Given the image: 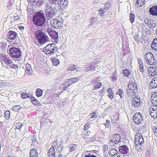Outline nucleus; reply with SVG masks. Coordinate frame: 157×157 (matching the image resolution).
<instances>
[{"mask_svg":"<svg viewBox=\"0 0 157 157\" xmlns=\"http://www.w3.org/2000/svg\"><path fill=\"white\" fill-rule=\"evenodd\" d=\"M151 89H155L157 88V78H153L150 83Z\"/></svg>","mask_w":157,"mask_h":157,"instance_id":"6ab92c4d","label":"nucleus"},{"mask_svg":"<svg viewBox=\"0 0 157 157\" xmlns=\"http://www.w3.org/2000/svg\"><path fill=\"white\" fill-rule=\"evenodd\" d=\"M48 32L50 36L54 39H57L58 37V32L54 31L50 29V31L48 30Z\"/></svg>","mask_w":157,"mask_h":157,"instance_id":"f3484780","label":"nucleus"},{"mask_svg":"<svg viewBox=\"0 0 157 157\" xmlns=\"http://www.w3.org/2000/svg\"><path fill=\"white\" fill-rule=\"evenodd\" d=\"M68 0H64L63 3L62 4V6H61V7L60 8H62V9H64L65 8H66L67 6L68 3Z\"/></svg>","mask_w":157,"mask_h":157,"instance_id":"2f4dec72","label":"nucleus"},{"mask_svg":"<svg viewBox=\"0 0 157 157\" xmlns=\"http://www.w3.org/2000/svg\"><path fill=\"white\" fill-rule=\"evenodd\" d=\"M69 147L70 149V151H72L76 149L77 145L75 144H71L70 145Z\"/></svg>","mask_w":157,"mask_h":157,"instance_id":"c756f323","label":"nucleus"},{"mask_svg":"<svg viewBox=\"0 0 157 157\" xmlns=\"http://www.w3.org/2000/svg\"><path fill=\"white\" fill-rule=\"evenodd\" d=\"M37 150L35 148L31 149L30 151V157H38Z\"/></svg>","mask_w":157,"mask_h":157,"instance_id":"5701e85b","label":"nucleus"},{"mask_svg":"<svg viewBox=\"0 0 157 157\" xmlns=\"http://www.w3.org/2000/svg\"><path fill=\"white\" fill-rule=\"evenodd\" d=\"M48 157H56L55 149L53 147H51L48 151Z\"/></svg>","mask_w":157,"mask_h":157,"instance_id":"412c9836","label":"nucleus"},{"mask_svg":"<svg viewBox=\"0 0 157 157\" xmlns=\"http://www.w3.org/2000/svg\"><path fill=\"white\" fill-rule=\"evenodd\" d=\"M137 4L140 6L145 4L144 0H137Z\"/></svg>","mask_w":157,"mask_h":157,"instance_id":"ea45409f","label":"nucleus"},{"mask_svg":"<svg viewBox=\"0 0 157 157\" xmlns=\"http://www.w3.org/2000/svg\"><path fill=\"white\" fill-rule=\"evenodd\" d=\"M132 102V106L135 107H138L140 104V102L135 101L134 99Z\"/></svg>","mask_w":157,"mask_h":157,"instance_id":"c85d7f7f","label":"nucleus"},{"mask_svg":"<svg viewBox=\"0 0 157 157\" xmlns=\"http://www.w3.org/2000/svg\"><path fill=\"white\" fill-rule=\"evenodd\" d=\"M111 6V2L110 1L107 2L105 5V10H108L109 9Z\"/></svg>","mask_w":157,"mask_h":157,"instance_id":"58836bf2","label":"nucleus"},{"mask_svg":"<svg viewBox=\"0 0 157 157\" xmlns=\"http://www.w3.org/2000/svg\"><path fill=\"white\" fill-rule=\"evenodd\" d=\"M43 94V91L39 88H37L36 90V94L37 97H41Z\"/></svg>","mask_w":157,"mask_h":157,"instance_id":"bb28decb","label":"nucleus"},{"mask_svg":"<svg viewBox=\"0 0 157 157\" xmlns=\"http://www.w3.org/2000/svg\"><path fill=\"white\" fill-rule=\"evenodd\" d=\"M135 143H137L142 146H144V140L141 134L139 133L135 135Z\"/></svg>","mask_w":157,"mask_h":157,"instance_id":"f8f14e48","label":"nucleus"},{"mask_svg":"<svg viewBox=\"0 0 157 157\" xmlns=\"http://www.w3.org/2000/svg\"><path fill=\"white\" fill-rule=\"evenodd\" d=\"M2 61L7 65H10L12 63V60H10V58L5 56L3 59Z\"/></svg>","mask_w":157,"mask_h":157,"instance_id":"a878e982","label":"nucleus"},{"mask_svg":"<svg viewBox=\"0 0 157 157\" xmlns=\"http://www.w3.org/2000/svg\"><path fill=\"white\" fill-rule=\"evenodd\" d=\"M50 25L52 28L57 29H60L63 25L62 22L57 19H51L50 21Z\"/></svg>","mask_w":157,"mask_h":157,"instance_id":"9b49d317","label":"nucleus"},{"mask_svg":"<svg viewBox=\"0 0 157 157\" xmlns=\"http://www.w3.org/2000/svg\"><path fill=\"white\" fill-rule=\"evenodd\" d=\"M74 65L72 66H68L67 68V70L71 71L75 70H76V69Z\"/></svg>","mask_w":157,"mask_h":157,"instance_id":"6e6d98bb","label":"nucleus"},{"mask_svg":"<svg viewBox=\"0 0 157 157\" xmlns=\"http://www.w3.org/2000/svg\"><path fill=\"white\" fill-rule=\"evenodd\" d=\"M108 146L107 145H105L103 146V151L105 152L108 149Z\"/></svg>","mask_w":157,"mask_h":157,"instance_id":"0e129e2a","label":"nucleus"},{"mask_svg":"<svg viewBox=\"0 0 157 157\" xmlns=\"http://www.w3.org/2000/svg\"><path fill=\"white\" fill-rule=\"evenodd\" d=\"M150 14L157 17V5L153 6L149 9Z\"/></svg>","mask_w":157,"mask_h":157,"instance_id":"2eb2a0df","label":"nucleus"},{"mask_svg":"<svg viewBox=\"0 0 157 157\" xmlns=\"http://www.w3.org/2000/svg\"><path fill=\"white\" fill-rule=\"evenodd\" d=\"M58 0H51L50 2L51 4L55 5L56 4V2H58Z\"/></svg>","mask_w":157,"mask_h":157,"instance_id":"69168bd1","label":"nucleus"},{"mask_svg":"<svg viewBox=\"0 0 157 157\" xmlns=\"http://www.w3.org/2000/svg\"><path fill=\"white\" fill-rule=\"evenodd\" d=\"M110 124V121L109 120H106V123L105 124V126L106 127H107L108 128Z\"/></svg>","mask_w":157,"mask_h":157,"instance_id":"680f3d73","label":"nucleus"},{"mask_svg":"<svg viewBox=\"0 0 157 157\" xmlns=\"http://www.w3.org/2000/svg\"><path fill=\"white\" fill-rule=\"evenodd\" d=\"M21 108L20 105H16L13 106L12 109L13 110L17 111L20 109Z\"/></svg>","mask_w":157,"mask_h":157,"instance_id":"a18cd8bd","label":"nucleus"},{"mask_svg":"<svg viewBox=\"0 0 157 157\" xmlns=\"http://www.w3.org/2000/svg\"><path fill=\"white\" fill-rule=\"evenodd\" d=\"M123 73L124 75L125 76H128L130 74V72L129 70L125 69L123 71Z\"/></svg>","mask_w":157,"mask_h":157,"instance_id":"e433bc0d","label":"nucleus"},{"mask_svg":"<svg viewBox=\"0 0 157 157\" xmlns=\"http://www.w3.org/2000/svg\"><path fill=\"white\" fill-rule=\"evenodd\" d=\"M139 69L141 73L144 74L145 73V71L144 68L143 64H141L139 65Z\"/></svg>","mask_w":157,"mask_h":157,"instance_id":"a19ab883","label":"nucleus"},{"mask_svg":"<svg viewBox=\"0 0 157 157\" xmlns=\"http://www.w3.org/2000/svg\"><path fill=\"white\" fill-rule=\"evenodd\" d=\"M121 136L118 134H116L111 135L109 138V143H114V146H116L120 142Z\"/></svg>","mask_w":157,"mask_h":157,"instance_id":"423d86ee","label":"nucleus"},{"mask_svg":"<svg viewBox=\"0 0 157 157\" xmlns=\"http://www.w3.org/2000/svg\"><path fill=\"white\" fill-rule=\"evenodd\" d=\"M134 38L136 41L138 42L140 40V37L138 35H136L134 37Z\"/></svg>","mask_w":157,"mask_h":157,"instance_id":"052dcab7","label":"nucleus"},{"mask_svg":"<svg viewBox=\"0 0 157 157\" xmlns=\"http://www.w3.org/2000/svg\"><path fill=\"white\" fill-rule=\"evenodd\" d=\"M151 47L153 50L157 51V38L155 39L153 41L151 44Z\"/></svg>","mask_w":157,"mask_h":157,"instance_id":"b1692460","label":"nucleus"},{"mask_svg":"<svg viewBox=\"0 0 157 157\" xmlns=\"http://www.w3.org/2000/svg\"><path fill=\"white\" fill-rule=\"evenodd\" d=\"M10 67L12 68H14L15 69H17L18 68V66L17 65H15L13 63H12L10 64Z\"/></svg>","mask_w":157,"mask_h":157,"instance_id":"603ef678","label":"nucleus"},{"mask_svg":"<svg viewBox=\"0 0 157 157\" xmlns=\"http://www.w3.org/2000/svg\"><path fill=\"white\" fill-rule=\"evenodd\" d=\"M64 147L63 146H61V145H59V146L57 147V149L56 151V153H62V150L63 148Z\"/></svg>","mask_w":157,"mask_h":157,"instance_id":"c9c22d12","label":"nucleus"},{"mask_svg":"<svg viewBox=\"0 0 157 157\" xmlns=\"http://www.w3.org/2000/svg\"><path fill=\"white\" fill-rule=\"evenodd\" d=\"M96 18H92L90 19V24L91 25H92L95 21V19Z\"/></svg>","mask_w":157,"mask_h":157,"instance_id":"e2e57ef3","label":"nucleus"},{"mask_svg":"<svg viewBox=\"0 0 157 157\" xmlns=\"http://www.w3.org/2000/svg\"><path fill=\"white\" fill-rule=\"evenodd\" d=\"M93 65L94 64L92 63H90L86 65L84 67V70L87 71L90 70H94V67Z\"/></svg>","mask_w":157,"mask_h":157,"instance_id":"393cba45","label":"nucleus"},{"mask_svg":"<svg viewBox=\"0 0 157 157\" xmlns=\"http://www.w3.org/2000/svg\"><path fill=\"white\" fill-rule=\"evenodd\" d=\"M118 151L115 149H111L109 150V154L112 157H113V155H114V154H116L118 153Z\"/></svg>","mask_w":157,"mask_h":157,"instance_id":"f704fd0d","label":"nucleus"},{"mask_svg":"<svg viewBox=\"0 0 157 157\" xmlns=\"http://www.w3.org/2000/svg\"><path fill=\"white\" fill-rule=\"evenodd\" d=\"M114 94V93L113 92H111L109 94V95L108 96L110 99H112L113 98Z\"/></svg>","mask_w":157,"mask_h":157,"instance_id":"bf43d9fd","label":"nucleus"},{"mask_svg":"<svg viewBox=\"0 0 157 157\" xmlns=\"http://www.w3.org/2000/svg\"><path fill=\"white\" fill-rule=\"evenodd\" d=\"M84 157H96V156L93 155H91L90 154H88L87 155H85Z\"/></svg>","mask_w":157,"mask_h":157,"instance_id":"338daca9","label":"nucleus"},{"mask_svg":"<svg viewBox=\"0 0 157 157\" xmlns=\"http://www.w3.org/2000/svg\"><path fill=\"white\" fill-rule=\"evenodd\" d=\"M30 97L31 101L32 102L33 105L37 106H39L41 105V103L37 101L34 97L31 96Z\"/></svg>","mask_w":157,"mask_h":157,"instance_id":"4be33fe9","label":"nucleus"},{"mask_svg":"<svg viewBox=\"0 0 157 157\" xmlns=\"http://www.w3.org/2000/svg\"><path fill=\"white\" fill-rule=\"evenodd\" d=\"M52 61L54 65L55 66H57L59 63V60L55 57L52 59Z\"/></svg>","mask_w":157,"mask_h":157,"instance_id":"cd10ccee","label":"nucleus"},{"mask_svg":"<svg viewBox=\"0 0 157 157\" xmlns=\"http://www.w3.org/2000/svg\"><path fill=\"white\" fill-rule=\"evenodd\" d=\"M128 148L125 145L121 146L119 147V151L124 156H127L128 155Z\"/></svg>","mask_w":157,"mask_h":157,"instance_id":"4468645a","label":"nucleus"},{"mask_svg":"<svg viewBox=\"0 0 157 157\" xmlns=\"http://www.w3.org/2000/svg\"><path fill=\"white\" fill-rule=\"evenodd\" d=\"M33 20L36 26L42 28L45 26L46 19L44 13L40 12H36L33 17Z\"/></svg>","mask_w":157,"mask_h":157,"instance_id":"f257e3e1","label":"nucleus"},{"mask_svg":"<svg viewBox=\"0 0 157 157\" xmlns=\"http://www.w3.org/2000/svg\"><path fill=\"white\" fill-rule=\"evenodd\" d=\"M133 120L136 124L140 125L143 122V117L140 113H136L133 116Z\"/></svg>","mask_w":157,"mask_h":157,"instance_id":"9d476101","label":"nucleus"},{"mask_svg":"<svg viewBox=\"0 0 157 157\" xmlns=\"http://www.w3.org/2000/svg\"><path fill=\"white\" fill-rule=\"evenodd\" d=\"M58 144V142L57 140H56L54 141L52 143V147H53L54 148H56V147H57V145Z\"/></svg>","mask_w":157,"mask_h":157,"instance_id":"864d4df0","label":"nucleus"},{"mask_svg":"<svg viewBox=\"0 0 157 157\" xmlns=\"http://www.w3.org/2000/svg\"><path fill=\"white\" fill-rule=\"evenodd\" d=\"M43 50L47 55L54 54L58 51V49L55 43H52L48 45L44 48Z\"/></svg>","mask_w":157,"mask_h":157,"instance_id":"20e7f679","label":"nucleus"},{"mask_svg":"<svg viewBox=\"0 0 157 157\" xmlns=\"http://www.w3.org/2000/svg\"><path fill=\"white\" fill-rule=\"evenodd\" d=\"M156 109H157V105H153V106H151L149 110H150V111H152L153 110H156Z\"/></svg>","mask_w":157,"mask_h":157,"instance_id":"4d7b16f0","label":"nucleus"},{"mask_svg":"<svg viewBox=\"0 0 157 157\" xmlns=\"http://www.w3.org/2000/svg\"><path fill=\"white\" fill-rule=\"evenodd\" d=\"M55 5L51 4L47 5L45 10V14L48 20L56 14Z\"/></svg>","mask_w":157,"mask_h":157,"instance_id":"7ed1b4c3","label":"nucleus"},{"mask_svg":"<svg viewBox=\"0 0 157 157\" xmlns=\"http://www.w3.org/2000/svg\"><path fill=\"white\" fill-rule=\"evenodd\" d=\"M155 71H153L151 74L150 75V76H151L152 77L155 76L156 74H157V67H155Z\"/></svg>","mask_w":157,"mask_h":157,"instance_id":"09e8293b","label":"nucleus"},{"mask_svg":"<svg viewBox=\"0 0 157 157\" xmlns=\"http://www.w3.org/2000/svg\"><path fill=\"white\" fill-rule=\"evenodd\" d=\"M144 23L145 24H147L148 26L150 25H151V23L149 21L148 19H147V20H145L144 21Z\"/></svg>","mask_w":157,"mask_h":157,"instance_id":"774afa93","label":"nucleus"},{"mask_svg":"<svg viewBox=\"0 0 157 157\" xmlns=\"http://www.w3.org/2000/svg\"><path fill=\"white\" fill-rule=\"evenodd\" d=\"M153 130L154 132L155 136L157 137V126L154 127L153 128Z\"/></svg>","mask_w":157,"mask_h":157,"instance_id":"5fc2aeb1","label":"nucleus"},{"mask_svg":"<svg viewBox=\"0 0 157 157\" xmlns=\"http://www.w3.org/2000/svg\"><path fill=\"white\" fill-rule=\"evenodd\" d=\"M102 86V83L101 82H98L96 83V85L94 87V90L96 89L100 88Z\"/></svg>","mask_w":157,"mask_h":157,"instance_id":"de8ad7c7","label":"nucleus"},{"mask_svg":"<svg viewBox=\"0 0 157 157\" xmlns=\"http://www.w3.org/2000/svg\"><path fill=\"white\" fill-rule=\"evenodd\" d=\"M135 15L134 14L132 13L131 12L130 13L129 15V20L130 21L131 23L132 24L135 21Z\"/></svg>","mask_w":157,"mask_h":157,"instance_id":"7c9ffc66","label":"nucleus"},{"mask_svg":"<svg viewBox=\"0 0 157 157\" xmlns=\"http://www.w3.org/2000/svg\"><path fill=\"white\" fill-rule=\"evenodd\" d=\"M99 13L100 15L102 17H104V9L102 8H101L98 10Z\"/></svg>","mask_w":157,"mask_h":157,"instance_id":"49530a36","label":"nucleus"},{"mask_svg":"<svg viewBox=\"0 0 157 157\" xmlns=\"http://www.w3.org/2000/svg\"><path fill=\"white\" fill-rule=\"evenodd\" d=\"M64 0H58V2L55 5H57L58 7H59L61 8L62 4L63 3Z\"/></svg>","mask_w":157,"mask_h":157,"instance_id":"79ce46f5","label":"nucleus"},{"mask_svg":"<svg viewBox=\"0 0 157 157\" xmlns=\"http://www.w3.org/2000/svg\"><path fill=\"white\" fill-rule=\"evenodd\" d=\"M42 30L39 29L35 32L36 38L40 44H43L49 41V37Z\"/></svg>","mask_w":157,"mask_h":157,"instance_id":"f03ea898","label":"nucleus"},{"mask_svg":"<svg viewBox=\"0 0 157 157\" xmlns=\"http://www.w3.org/2000/svg\"><path fill=\"white\" fill-rule=\"evenodd\" d=\"M9 52L10 55L13 58H19L22 55L21 52L19 48H10L9 49Z\"/></svg>","mask_w":157,"mask_h":157,"instance_id":"39448f33","label":"nucleus"},{"mask_svg":"<svg viewBox=\"0 0 157 157\" xmlns=\"http://www.w3.org/2000/svg\"><path fill=\"white\" fill-rule=\"evenodd\" d=\"M32 140L33 143L31 146L35 144L36 145V144H39V143L37 141L36 137L35 136H33V137L32 139Z\"/></svg>","mask_w":157,"mask_h":157,"instance_id":"473e14b6","label":"nucleus"},{"mask_svg":"<svg viewBox=\"0 0 157 157\" xmlns=\"http://www.w3.org/2000/svg\"><path fill=\"white\" fill-rule=\"evenodd\" d=\"M25 70L22 67H20L18 69H17V73L19 74L21 72V74H22L24 71L28 75H32L33 74V70L32 69L31 65L28 63H27L25 65Z\"/></svg>","mask_w":157,"mask_h":157,"instance_id":"0eeeda50","label":"nucleus"},{"mask_svg":"<svg viewBox=\"0 0 157 157\" xmlns=\"http://www.w3.org/2000/svg\"><path fill=\"white\" fill-rule=\"evenodd\" d=\"M144 59L147 63L150 65L155 64L156 63L155 59L151 52L147 53L144 56Z\"/></svg>","mask_w":157,"mask_h":157,"instance_id":"1a4fd4ad","label":"nucleus"},{"mask_svg":"<svg viewBox=\"0 0 157 157\" xmlns=\"http://www.w3.org/2000/svg\"><path fill=\"white\" fill-rule=\"evenodd\" d=\"M14 2V0H10L7 3V6L8 7H11L13 5Z\"/></svg>","mask_w":157,"mask_h":157,"instance_id":"8fccbe9b","label":"nucleus"},{"mask_svg":"<svg viewBox=\"0 0 157 157\" xmlns=\"http://www.w3.org/2000/svg\"><path fill=\"white\" fill-rule=\"evenodd\" d=\"M124 91L122 90L121 89H118V91L117 92L116 94L119 95L120 94H123Z\"/></svg>","mask_w":157,"mask_h":157,"instance_id":"13d9d810","label":"nucleus"},{"mask_svg":"<svg viewBox=\"0 0 157 157\" xmlns=\"http://www.w3.org/2000/svg\"><path fill=\"white\" fill-rule=\"evenodd\" d=\"M78 77H75L71 79H68L67 81H66V82H64L63 86H66L67 85H68V86H70L71 84L76 82L78 80Z\"/></svg>","mask_w":157,"mask_h":157,"instance_id":"a211bd4d","label":"nucleus"},{"mask_svg":"<svg viewBox=\"0 0 157 157\" xmlns=\"http://www.w3.org/2000/svg\"><path fill=\"white\" fill-rule=\"evenodd\" d=\"M21 96L22 98L23 99H25L29 98L30 97V95L29 94L27 93H23L21 94Z\"/></svg>","mask_w":157,"mask_h":157,"instance_id":"4c0bfd02","label":"nucleus"},{"mask_svg":"<svg viewBox=\"0 0 157 157\" xmlns=\"http://www.w3.org/2000/svg\"><path fill=\"white\" fill-rule=\"evenodd\" d=\"M23 125V124H22L18 122L16 123V126L17 128L20 129Z\"/></svg>","mask_w":157,"mask_h":157,"instance_id":"3c124183","label":"nucleus"},{"mask_svg":"<svg viewBox=\"0 0 157 157\" xmlns=\"http://www.w3.org/2000/svg\"><path fill=\"white\" fill-rule=\"evenodd\" d=\"M28 2L30 5L35 6L37 4L38 5L41 6L44 3V1L43 0H27Z\"/></svg>","mask_w":157,"mask_h":157,"instance_id":"dca6fc26","label":"nucleus"},{"mask_svg":"<svg viewBox=\"0 0 157 157\" xmlns=\"http://www.w3.org/2000/svg\"><path fill=\"white\" fill-rule=\"evenodd\" d=\"M136 144L135 147L136 150L138 151H141L142 150V148L144 146H142L140 144L137 143H135Z\"/></svg>","mask_w":157,"mask_h":157,"instance_id":"72a5a7b5","label":"nucleus"},{"mask_svg":"<svg viewBox=\"0 0 157 157\" xmlns=\"http://www.w3.org/2000/svg\"><path fill=\"white\" fill-rule=\"evenodd\" d=\"M17 34L14 31H10L7 34L6 39L8 41L11 42L16 39Z\"/></svg>","mask_w":157,"mask_h":157,"instance_id":"ddd939ff","label":"nucleus"},{"mask_svg":"<svg viewBox=\"0 0 157 157\" xmlns=\"http://www.w3.org/2000/svg\"><path fill=\"white\" fill-rule=\"evenodd\" d=\"M6 83L3 81H0V87L2 88H5L6 86Z\"/></svg>","mask_w":157,"mask_h":157,"instance_id":"c03bdc74","label":"nucleus"},{"mask_svg":"<svg viewBox=\"0 0 157 157\" xmlns=\"http://www.w3.org/2000/svg\"><path fill=\"white\" fill-rule=\"evenodd\" d=\"M5 116L7 120L9 119L10 117V112L9 110L6 111L4 113Z\"/></svg>","mask_w":157,"mask_h":157,"instance_id":"37998d69","label":"nucleus"},{"mask_svg":"<svg viewBox=\"0 0 157 157\" xmlns=\"http://www.w3.org/2000/svg\"><path fill=\"white\" fill-rule=\"evenodd\" d=\"M137 85L136 83L134 82H132V83H129L126 89V93L129 96L132 95L131 92L129 91V90H130L131 91V92H132V95H135L137 91Z\"/></svg>","mask_w":157,"mask_h":157,"instance_id":"6e6552de","label":"nucleus"},{"mask_svg":"<svg viewBox=\"0 0 157 157\" xmlns=\"http://www.w3.org/2000/svg\"><path fill=\"white\" fill-rule=\"evenodd\" d=\"M151 102L153 105H157V92H154L151 96Z\"/></svg>","mask_w":157,"mask_h":157,"instance_id":"aec40b11","label":"nucleus"}]
</instances>
